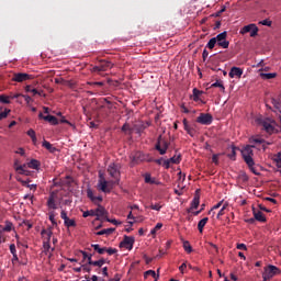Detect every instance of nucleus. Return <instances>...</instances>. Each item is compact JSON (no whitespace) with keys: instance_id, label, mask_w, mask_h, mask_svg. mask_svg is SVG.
Masks as SVG:
<instances>
[{"instance_id":"obj_33","label":"nucleus","mask_w":281,"mask_h":281,"mask_svg":"<svg viewBox=\"0 0 281 281\" xmlns=\"http://www.w3.org/2000/svg\"><path fill=\"white\" fill-rule=\"evenodd\" d=\"M216 45H217L216 37H212L207 42L206 47H207V49H214V47H216Z\"/></svg>"},{"instance_id":"obj_58","label":"nucleus","mask_w":281,"mask_h":281,"mask_svg":"<svg viewBox=\"0 0 281 281\" xmlns=\"http://www.w3.org/2000/svg\"><path fill=\"white\" fill-rule=\"evenodd\" d=\"M170 164H172V162L170 161V159L162 160V166L166 168V170H168V168H170Z\"/></svg>"},{"instance_id":"obj_37","label":"nucleus","mask_w":281,"mask_h":281,"mask_svg":"<svg viewBox=\"0 0 281 281\" xmlns=\"http://www.w3.org/2000/svg\"><path fill=\"white\" fill-rule=\"evenodd\" d=\"M65 226L66 227H76V220H71V218H67L65 222H64Z\"/></svg>"},{"instance_id":"obj_53","label":"nucleus","mask_w":281,"mask_h":281,"mask_svg":"<svg viewBox=\"0 0 281 281\" xmlns=\"http://www.w3.org/2000/svg\"><path fill=\"white\" fill-rule=\"evenodd\" d=\"M8 113H10V110L5 109L3 112H0V121L5 120L8 117Z\"/></svg>"},{"instance_id":"obj_26","label":"nucleus","mask_w":281,"mask_h":281,"mask_svg":"<svg viewBox=\"0 0 281 281\" xmlns=\"http://www.w3.org/2000/svg\"><path fill=\"white\" fill-rule=\"evenodd\" d=\"M210 221V218L204 217L202 218L199 223H198V229L200 232V234H203V227H205V225H207V222Z\"/></svg>"},{"instance_id":"obj_60","label":"nucleus","mask_w":281,"mask_h":281,"mask_svg":"<svg viewBox=\"0 0 281 281\" xmlns=\"http://www.w3.org/2000/svg\"><path fill=\"white\" fill-rule=\"evenodd\" d=\"M60 218H63L64 223L69 218V216H67V212L61 211L60 212Z\"/></svg>"},{"instance_id":"obj_13","label":"nucleus","mask_w":281,"mask_h":281,"mask_svg":"<svg viewBox=\"0 0 281 281\" xmlns=\"http://www.w3.org/2000/svg\"><path fill=\"white\" fill-rule=\"evenodd\" d=\"M94 213L97 216V221H100V218H103V221H106V216H109V212H106V209L104 206L100 205L98 206L97 210H94Z\"/></svg>"},{"instance_id":"obj_56","label":"nucleus","mask_w":281,"mask_h":281,"mask_svg":"<svg viewBox=\"0 0 281 281\" xmlns=\"http://www.w3.org/2000/svg\"><path fill=\"white\" fill-rule=\"evenodd\" d=\"M144 179H145V183H150V181L153 180V177L150 176V173H145Z\"/></svg>"},{"instance_id":"obj_63","label":"nucleus","mask_w":281,"mask_h":281,"mask_svg":"<svg viewBox=\"0 0 281 281\" xmlns=\"http://www.w3.org/2000/svg\"><path fill=\"white\" fill-rule=\"evenodd\" d=\"M237 249L247 251V245H245V244H237Z\"/></svg>"},{"instance_id":"obj_35","label":"nucleus","mask_w":281,"mask_h":281,"mask_svg":"<svg viewBox=\"0 0 281 281\" xmlns=\"http://www.w3.org/2000/svg\"><path fill=\"white\" fill-rule=\"evenodd\" d=\"M171 164H181V154L175 155L173 157L169 158Z\"/></svg>"},{"instance_id":"obj_57","label":"nucleus","mask_w":281,"mask_h":281,"mask_svg":"<svg viewBox=\"0 0 281 281\" xmlns=\"http://www.w3.org/2000/svg\"><path fill=\"white\" fill-rule=\"evenodd\" d=\"M15 170L19 172V175H25V169H23V166L15 167Z\"/></svg>"},{"instance_id":"obj_52","label":"nucleus","mask_w":281,"mask_h":281,"mask_svg":"<svg viewBox=\"0 0 281 281\" xmlns=\"http://www.w3.org/2000/svg\"><path fill=\"white\" fill-rule=\"evenodd\" d=\"M211 87H218L223 91H225V86H223V81H216Z\"/></svg>"},{"instance_id":"obj_43","label":"nucleus","mask_w":281,"mask_h":281,"mask_svg":"<svg viewBox=\"0 0 281 281\" xmlns=\"http://www.w3.org/2000/svg\"><path fill=\"white\" fill-rule=\"evenodd\" d=\"M0 102L1 104H10V97L5 94H0Z\"/></svg>"},{"instance_id":"obj_20","label":"nucleus","mask_w":281,"mask_h":281,"mask_svg":"<svg viewBox=\"0 0 281 281\" xmlns=\"http://www.w3.org/2000/svg\"><path fill=\"white\" fill-rule=\"evenodd\" d=\"M254 210V217L255 221H259V223H265L267 221V218L265 217V214H262L261 211H256V209Z\"/></svg>"},{"instance_id":"obj_48","label":"nucleus","mask_w":281,"mask_h":281,"mask_svg":"<svg viewBox=\"0 0 281 281\" xmlns=\"http://www.w3.org/2000/svg\"><path fill=\"white\" fill-rule=\"evenodd\" d=\"M106 223H112V225H122V222H117V220H111L109 216H105Z\"/></svg>"},{"instance_id":"obj_38","label":"nucleus","mask_w":281,"mask_h":281,"mask_svg":"<svg viewBox=\"0 0 281 281\" xmlns=\"http://www.w3.org/2000/svg\"><path fill=\"white\" fill-rule=\"evenodd\" d=\"M201 93H203V91H201L196 88L193 89V100H194V102H199V95H201Z\"/></svg>"},{"instance_id":"obj_12","label":"nucleus","mask_w":281,"mask_h":281,"mask_svg":"<svg viewBox=\"0 0 281 281\" xmlns=\"http://www.w3.org/2000/svg\"><path fill=\"white\" fill-rule=\"evenodd\" d=\"M108 172L113 179H120V167L114 162L109 165Z\"/></svg>"},{"instance_id":"obj_22","label":"nucleus","mask_w":281,"mask_h":281,"mask_svg":"<svg viewBox=\"0 0 281 281\" xmlns=\"http://www.w3.org/2000/svg\"><path fill=\"white\" fill-rule=\"evenodd\" d=\"M201 203L199 195H195L191 202V207L188 210V212H192V210H196L199 207V204Z\"/></svg>"},{"instance_id":"obj_39","label":"nucleus","mask_w":281,"mask_h":281,"mask_svg":"<svg viewBox=\"0 0 281 281\" xmlns=\"http://www.w3.org/2000/svg\"><path fill=\"white\" fill-rule=\"evenodd\" d=\"M161 207H164V204H161V203H156V204H150L149 205V209L155 210L156 212H160Z\"/></svg>"},{"instance_id":"obj_49","label":"nucleus","mask_w":281,"mask_h":281,"mask_svg":"<svg viewBox=\"0 0 281 281\" xmlns=\"http://www.w3.org/2000/svg\"><path fill=\"white\" fill-rule=\"evenodd\" d=\"M221 157V154H214L213 156H212V161H213V164H215V166H218V158Z\"/></svg>"},{"instance_id":"obj_28","label":"nucleus","mask_w":281,"mask_h":281,"mask_svg":"<svg viewBox=\"0 0 281 281\" xmlns=\"http://www.w3.org/2000/svg\"><path fill=\"white\" fill-rule=\"evenodd\" d=\"M262 126L266 133H273L274 131L273 125L267 121L262 122Z\"/></svg>"},{"instance_id":"obj_62","label":"nucleus","mask_w":281,"mask_h":281,"mask_svg":"<svg viewBox=\"0 0 281 281\" xmlns=\"http://www.w3.org/2000/svg\"><path fill=\"white\" fill-rule=\"evenodd\" d=\"M122 131L123 133H126V131H131V125L128 123H125L123 126H122Z\"/></svg>"},{"instance_id":"obj_34","label":"nucleus","mask_w":281,"mask_h":281,"mask_svg":"<svg viewBox=\"0 0 281 281\" xmlns=\"http://www.w3.org/2000/svg\"><path fill=\"white\" fill-rule=\"evenodd\" d=\"M80 254L83 256V260L82 262H85V260H87L88 265H89V256H90V260H93V255L92 254H89L85 250H81Z\"/></svg>"},{"instance_id":"obj_1","label":"nucleus","mask_w":281,"mask_h":281,"mask_svg":"<svg viewBox=\"0 0 281 281\" xmlns=\"http://www.w3.org/2000/svg\"><path fill=\"white\" fill-rule=\"evenodd\" d=\"M254 148L256 145H246L241 150V157L245 164L248 166L249 170L252 171L254 175H260L256 171V161H254Z\"/></svg>"},{"instance_id":"obj_4","label":"nucleus","mask_w":281,"mask_h":281,"mask_svg":"<svg viewBox=\"0 0 281 281\" xmlns=\"http://www.w3.org/2000/svg\"><path fill=\"white\" fill-rule=\"evenodd\" d=\"M170 147V142L166 140L161 135L158 136L155 148L158 150L159 155H166L168 148Z\"/></svg>"},{"instance_id":"obj_23","label":"nucleus","mask_w":281,"mask_h":281,"mask_svg":"<svg viewBox=\"0 0 281 281\" xmlns=\"http://www.w3.org/2000/svg\"><path fill=\"white\" fill-rule=\"evenodd\" d=\"M26 135H29V137H31L32 143L34 146H36V144H38V139L36 138V132L33 128H30L26 132Z\"/></svg>"},{"instance_id":"obj_3","label":"nucleus","mask_w":281,"mask_h":281,"mask_svg":"<svg viewBox=\"0 0 281 281\" xmlns=\"http://www.w3.org/2000/svg\"><path fill=\"white\" fill-rule=\"evenodd\" d=\"M109 69H113V64L109 60H100L99 64L92 68H90L91 74H102V71H109Z\"/></svg>"},{"instance_id":"obj_25","label":"nucleus","mask_w":281,"mask_h":281,"mask_svg":"<svg viewBox=\"0 0 281 281\" xmlns=\"http://www.w3.org/2000/svg\"><path fill=\"white\" fill-rule=\"evenodd\" d=\"M278 75L276 72H261L260 74V78H262V80H273V78H276Z\"/></svg>"},{"instance_id":"obj_42","label":"nucleus","mask_w":281,"mask_h":281,"mask_svg":"<svg viewBox=\"0 0 281 281\" xmlns=\"http://www.w3.org/2000/svg\"><path fill=\"white\" fill-rule=\"evenodd\" d=\"M183 249L187 254H192V246L190 245V241H183Z\"/></svg>"},{"instance_id":"obj_32","label":"nucleus","mask_w":281,"mask_h":281,"mask_svg":"<svg viewBox=\"0 0 281 281\" xmlns=\"http://www.w3.org/2000/svg\"><path fill=\"white\" fill-rule=\"evenodd\" d=\"M265 143H266V140L260 137L251 136L249 138V144H265Z\"/></svg>"},{"instance_id":"obj_59","label":"nucleus","mask_w":281,"mask_h":281,"mask_svg":"<svg viewBox=\"0 0 281 281\" xmlns=\"http://www.w3.org/2000/svg\"><path fill=\"white\" fill-rule=\"evenodd\" d=\"M10 252L12 254V256L16 255V246L14 244L10 245Z\"/></svg>"},{"instance_id":"obj_27","label":"nucleus","mask_w":281,"mask_h":281,"mask_svg":"<svg viewBox=\"0 0 281 281\" xmlns=\"http://www.w3.org/2000/svg\"><path fill=\"white\" fill-rule=\"evenodd\" d=\"M91 247L97 251V254H100V256L106 254V247L101 248L99 244H92Z\"/></svg>"},{"instance_id":"obj_17","label":"nucleus","mask_w":281,"mask_h":281,"mask_svg":"<svg viewBox=\"0 0 281 281\" xmlns=\"http://www.w3.org/2000/svg\"><path fill=\"white\" fill-rule=\"evenodd\" d=\"M89 265H92V267H98L99 269H102V266L106 265V259L101 258L97 261H93V259H91V256H89Z\"/></svg>"},{"instance_id":"obj_2","label":"nucleus","mask_w":281,"mask_h":281,"mask_svg":"<svg viewBox=\"0 0 281 281\" xmlns=\"http://www.w3.org/2000/svg\"><path fill=\"white\" fill-rule=\"evenodd\" d=\"M115 186H120V178L106 181L104 176L100 175V179L97 186L98 190L104 192V194H111V191L113 190V188H115Z\"/></svg>"},{"instance_id":"obj_31","label":"nucleus","mask_w":281,"mask_h":281,"mask_svg":"<svg viewBox=\"0 0 281 281\" xmlns=\"http://www.w3.org/2000/svg\"><path fill=\"white\" fill-rule=\"evenodd\" d=\"M29 168H32L33 170H38L41 162L36 159H32L29 164H27Z\"/></svg>"},{"instance_id":"obj_6","label":"nucleus","mask_w":281,"mask_h":281,"mask_svg":"<svg viewBox=\"0 0 281 281\" xmlns=\"http://www.w3.org/2000/svg\"><path fill=\"white\" fill-rule=\"evenodd\" d=\"M218 47L227 49L229 47V41H227V31H224L215 36Z\"/></svg>"},{"instance_id":"obj_64","label":"nucleus","mask_w":281,"mask_h":281,"mask_svg":"<svg viewBox=\"0 0 281 281\" xmlns=\"http://www.w3.org/2000/svg\"><path fill=\"white\" fill-rule=\"evenodd\" d=\"M186 269H188V265L186 262H183L180 267H179V271L181 273H183V271H186Z\"/></svg>"},{"instance_id":"obj_14","label":"nucleus","mask_w":281,"mask_h":281,"mask_svg":"<svg viewBox=\"0 0 281 281\" xmlns=\"http://www.w3.org/2000/svg\"><path fill=\"white\" fill-rule=\"evenodd\" d=\"M87 196L88 199H90L92 203H94V205H98V203H102V200H103L102 195H99V196L93 195V190L91 189L87 190Z\"/></svg>"},{"instance_id":"obj_30","label":"nucleus","mask_w":281,"mask_h":281,"mask_svg":"<svg viewBox=\"0 0 281 281\" xmlns=\"http://www.w3.org/2000/svg\"><path fill=\"white\" fill-rule=\"evenodd\" d=\"M236 150H239V148L236 146H232L231 153L227 154L228 159H231L232 161H236Z\"/></svg>"},{"instance_id":"obj_18","label":"nucleus","mask_w":281,"mask_h":281,"mask_svg":"<svg viewBox=\"0 0 281 281\" xmlns=\"http://www.w3.org/2000/svg\"><path fill=\"white\" fill-rule=\"evenodd\" d=\"M41 235L43 236L44 241H50L54 232H52V228L42 229Z\"/></svg>"},{"instance_id":"obj_51","label":"nucleus","mask_w":281,"mask_h":281,"mask_svg":"<svg viewBox=\"0 0 281 281\" xmlns=\"http://www.w3.org/2000/svg\"><path fill=\"white\" fill-rule=\"evenodd\" d=\"M227 209V204H224L223 207L217 213V218H221V216L225 215V210Z\"/></svg>"},{"instance_id":"obj_46","label":"nucleus","mask_w":281,"mask_h":281,"mask_svg":"<svg viewBox=\"0 0 281 281\" xmlns=\"http://www.w3.org/2000/svg\"><path fill=\"white\" fill-rule=\"evenodd\" d=\"M82 216L83 218H87L89 216H95V210L85 211Z\"/></svg>"},{"instance_id":"obj_40","label":"nucleus","mask_w":281,"mask_h":281,"mask_svg":"<svg viewBox=\"0 0 281 281\" xmlns=\"http://www.w3.org/2000/svg\"><path fill=\"white\" fill-rule=\"evenodd\" d=\"M91 267H93V265H89V262L81 265L82 271H85V273H91Z\"/></svg>"},{"instance_id":"obj_5","label":"nucleus","mask_w":281,"mask_h":281,"mask_svg":"<svg viewBox=\"0 0 281 281\" xmlns=\"http://www.w3.org/2000/svg\"><path fill=\"white\" fill-rule=\"evenodd\" d=\"M280 273V268L269 265L268 267L265 268V271L262 273V278L265 281L271 280V278L278 276Z\"/></svg>"},{"instance_id":"obj_45","label":"nucleus","mask_w":281,"mask_h":281,"mask_svg":"<svg viewBox=\"0 0 281 281\" xmlns=\"http://www.w3.org/2000/svg\"><path fill=\"white\" fill-rule=\"evenodd\" d=\"M50 241H43V248H44V252L47 255L49 254V249H52V245H49Z\"/></svg>"},{"instance_id":"obj_24","label":"nucleus","mask_w":281,"mask_h":281,"mask_svg":"<svg viewBox=\"0 0 281 281\" xmlns=\"http://www.w3.org/2000/svg\"><path fill=\"white\" fill-rule=\"evenodd\" d=\"M113 232H115V228H104L102 231L97 232V236H111V234H113Z\"/></svg>"},{"instance_id":"obj_41","label":"nucleus","mask_w":281,"mask_h":281,"mask_svg":"<svg viewBox=\"0 0 281 281\" xmlns=\"http://www.w3.org/2000/svg\"><path fill=\"white\" fill-rule=\"evenodd\" d=\"M25 91L26 93H33V95H38V90H36L35 88H32V86H26Z\"/></svg>"},{"instance_id":"obj_7","label":"nucleus","mask_w":281,"mask_h":281,"mask_svg":"<svg viewBox=\"0 0 281 281\" xmlns=\"http://www.w3.org/2000/svg\"><path fill=\"white\" fill-rule=\"evenodd\" d=\"M258 31L259 30L256 24H248L240 29L239 34L245 35L250 33L251 38H255V36H258Z\"/></svg>"},{"instance_id":"obj_15","label":"nucleus","mask_w":281,"mask_h":281,"mask_svg":"<svg viewBox=\"0 0 281 281\" xmlns=\"http://www.w3.org/2000/svg\"><path fill=\"white\" fill-rule=\"evenodd\" d=\"M229 78H241L243 77V68L232 67L228 72Z\"/></svg>"},{"instance_id":"obj_11","label":"nucleus","mask_w":281,"mask_h":281,"mask_svg":"<svg viewBox=\"0 0 281 281\" xmlns=\"http://www.w3.org/2000/svg\"><path fill=\"white\" fill-rule=\"evenodd\" d=\"M144 159H146L144 154L142 151H136L133 156H131V166H132V168L134 166H137V164H142V161H144Z\"/></svg>"},{"instance_id":"obj_8","label":"nucleus","mask_w":281,"mask_h":281,"mask_svg":"<svg viewBox=\"0 0 281 281\" xmlns=\"http://www.w3.org/2000/svg\"><path fill=\"white\" fill-rule=\"evenodd\" d=\"M213 120H214V117L210 113H201L196 117L198 124H202L203 126H210V124H212Z\"/></svg>"},{"instance_id":"obj_61","label":"nucleus","mask_w":281,"mask_h":281,"mask_svg":"<svg viewBox=\"0 0 281 281\" xmlns=\"http://www.w3.org/2000/svg\"><path fill=\"white\" fill-rule=\"evenodd\" d=\"M182 122H183L184 131H187V132L190 131L191 127H190V125L188 124V119H183Z\"/></svg>"},{"instance_id":"obj_54","label":"nucleus","mask_w":281,"mask_h":281,"mask_svg":"<svg viewBox=\"0 0 281 281\" xmlns=\"http://www.w3.org/2000/svg\"><path fill=\"white\" fill-rule=\"evenodd\" d=\"M105 252L109 254V256H113V254H117V249H115V248H105Z\"/></svg>"},{"instance_id":"obj_44","label":"nucleus","mask_w":281,"mask_h":281,"mask_svg":"<svg viewBox=\"0 0 281 281\" xmlns=\"http://www.w3.org/2000/svg\"><path fill=\"white\" fill-rule=\"evenodd\" d=\"M13 224L12 222H5L4 227H2V232H12Z\"/></svg>"},{"instance_id":"obj_29","label":"nucleus","mask_w":281,"mask_h":281,"mask_svg":"<svg viewBox=\"0 0 281 281\" xmlns=\"http://www.w3.org/2000/svg\"><path fill=\"white\" fill-rule=\"evenodd\" d=\"M48 220L50 221V223H52V225H53L54 227H57V226H58V223L56 222V212L50 211V212L48 213Z\"/></svg>"},{"instance_id":"obj_21","label":"nucleus","mask_w":281,"mask_h":281,"mask_svg":"<svg viewBox=\"0 0 281 281\" xmlns=\"http://www.w3.org/2000/svg\"><path fill=\"white\" fill-rule=\"evenodd\" d=\"M45 122H48L53 126H58V119L54 115H46L44 116Z\"/></svg>"},{"instance_id":"obj_47","label":"nucleus","mask_w":281,"mask_h":281,"mask_svg":"<svg viewBox=\"0 0 281 281\" xmlns=\"http://www.w3.org/2000/svg\"><path fill=\"white\" fill-rule=\"evenodd\" d=\"M59 122H60V124H68V126H71L72 128H76V125H74L71 122L66 120L65 116H63Z\"/></svg>"},{"instance_id":"obj_55","label":"nucleus","mask_w":281,"mask_h":281,"mask_svg":"<svg viewBox=\"0 0 281 281\" xmlns=\"http://www.w3.org/2000/svg\"><path fill=\"white\" fill-rule=\"evenodd\" d=\"M88 85H91L92 87H104V82L102 81L88 82Z\"/></svg>"},{"instance_id":"obj_10","label":"nucleus","mask_w":281,"mask_h":281,"mask_svg":"<svg viewBox=\"0 0 281 281\" xmlns=\"http://www.w3.org/2000/svg\"><path fill=\"white\" fill-rule=\"evenodd\" d=\"M32 75L26 74V72H18L13 75V82H25L27 80H32Z\"/></svg>"},{"instance_id":"obj_50","label":"nucleus","mask_w":281,"mask_h":281,"mask_svg":"<svg viewBox=\"0 0 281 281\" xmlns=\"http://www.w3.org/2000/svg\"><path fill=\"white\" fill-rule=\"evenodd\" d=\"M271 24H272L271 20H267V19L259 22V25H266L267 27H271Z\"/></svg>"},{"instance_id":"obj_36","label":"nucleus","mask_w":281,"mask_h":281,"mask_svg":"<svg viewBox=\"0 0 281 281\" xmlns=\"http://www.w3.org/2000/svg\"><path fill=\"white\" fill-rule=\"evenodd\" d=\"M144 276L145 278H148V276H151V278H155V280L159 279V274H157V272H155L154 270H147Z\"/></svg>"},{"instance_id":"obj_16","label":"nucleus","mask_w":281,"mask_h":281,"mask_svg":"<svg viewBox=\"0 0 281 281\" xmlns=\"http://www.w3.org/2000/svg\"><path fill=\"white\" fill-rule=\"evenodd\" d=\"M48 210H58V205L56 204V199L54 193H50L47 200Z\"/></svg>"},{"instance_id":"obj_19","label":"nucleus","mask_w":281,"mask_h":281,"mask_svg":"<svg viewBox=\"0 0 281 281\" xmlns=\"http://www.w3.org/2000/svg\"><path fill=\"white\" fill-rule=\"evenodd\" d=\"M43 148H46V150H48V153H58V148L54 147V145H52V143L47 142V140H43L42 143Z\"/></svg>"},{"instance_id":"obj_9","label":"nucleus","mask_w":281,"mask_h":281,"mask_svg":"<svg viewBox=\"0 0 281 281\" xmlns=\"http://www.w3.org/2000/svg\"><path fill=\"white\" fill-rule=\"evenodd\" d=\"M133 245H135V237H131V236H124L123 240L120 243V247H124L125 249H128V251H131V249H133Z\"/></svg>"}]
</instances>
